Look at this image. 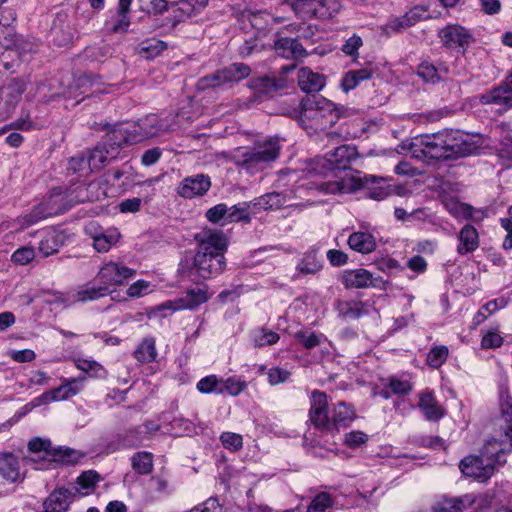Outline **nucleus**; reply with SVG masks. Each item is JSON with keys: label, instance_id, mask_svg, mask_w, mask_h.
Instances as JSON below:
<instances>
[{"label": "nucleus", "instance_id": "38", "mask_svg": "<svg viewBox=\"0 0 512 512\" xmlns=\"http://www.w3.org/2000/svg\"><path fill=\"white\" fill-rule=\"evenodd\" d=\"M93 246L98 252H108L120 239V233L116 228L108 229L92 236Z\"/></svg>", "mask_w": 512, "mask_h": 512}, {"label": "nucleus", "instance_id": "60", "mask_svg": "<svg viewBox=\"0 0 512 512\" xmlns=\"http://www.w3.org/2000/svg\"><path fill=\"white\" fill-rule=\"evenodd\" d=\"M404 15L406 16V20L409 22L408 24L411 26L430 18L428 15V8L423 5H416L412 7Z\"/></svg>", "mask_w": 512, "mask_h": 512}, {"label": "nucleus", "instance_id": "3", "mask_svg": "<svg viewBox=\"0 0 512 512\" xmlns=\"http://www.w3.org/2000/svg\"><path fill=\"white\" fill-rule=\"evenodd\" d=\"M349 109L336 105L327 98L321 96H306L301 101L300 118L308 122L315 130H325L333 127L340 118L347 117Z\"/></svg>", "mask_w": 512, "mask_h": 512}, {"label": "nucleus", "instance_id": "32", "mask_svg": "<svg viewBox=\"0 0 512 512\" xmlns=\"http://www.w3.org/2000/svg\"><path fill=\"white\" fill-rule=\"evenodd\" d=\"M112 290L109 289L106 285H92L91 283H87L83 285L75 294V301L77 302H88L98 300L102 297H105L111 294Z\"/></svg>", "mask_w": 512, "mask_h": 512}, {"label": "nucleus", "instance_id": "16", "mask_svg": "<svg viewBox=\"0 0 512 512\" xmlns=\"http://www.w3.org/2000/svg\"><path fill=\"white\" fill-rule=\"evenodd\" d=\"M474 494H465L459 497H443L431 508L432 512H466L472 508Z\"/></svg>", "mask_w": 512, "mask_h": 512}, {"label": "nucleus", "instance_id": "11", "mask_svg": "<svg viewBox=\"0 0 512 512\" xmlns=\"http://www.w3.org/2000/svg\"><path fill=\"white\" fill-rule=\"evenodd\" d=\"M358 157L357 148L353 145H341L327 153L323 159V167L328 170H347L352 161Z\"/></svg>", "mask_w": 512, "mask_h": 512}, {"label": "nucleus", "instance_id": "59", "mask_svg": "<svg viewBox=\"0 0 512 512\" xmlns=\"http://www.w3.org/2000/svg\"><path fill=\"white\" fill-rule=\"evenodd\" d=\"M36 51L37 45L23 38L18 37L15 45H13V53L15 52L18 55L19 61H23L26 55L35 53Z\"/></svg>", "mask_w": 512, "mask_h": 512}, {"label": "nucleus", "instance_id": "62", "mask_svg": "<svg viewBox=\"0 0 512 512\" xmlns=\"http://www.w3.org/2000/svg\"><path fill=\"white\" fill-rule=\"evenodd\" d=\"M294 337L303 345L307 350L313 349L321 342L320 336L315 332L307 333L306 331H297Z\"/></svg>", "mask_w": 512, "mask_h": 512}, {"label": "nucleus", "instance_id": "43", "mask_svg": "<svg viewBox=\"0 0 512 512\" xmlns=\"http://www.w3.org/2000/svg\"><path fill=\"white\" fill-rule=\"evenodd\" d=\"M62 244V237L59 234L47 232L40 240L38 250L44 257H48L57 253Z\"/></svg>", "mask_w": 512, "mask_h": 512}, {"label": "nucleus", "instance_id": "24", "mask_svg": "<svg viewBox=\"0 0 512 512\" xmlns=\"http://www.w3.org/2000/svg\"><path fill=\"white\" fill-rule=\"evenodd\" d=\"M0 477L9 483L23 479L19 459L12 452L0 453Z\"/></svg>", "mask_w": 512, "mask_h": 512}, {"label": "nucleus", "instance_id": "21", "mask_svg": "<svg viewBox=\"0 0 512 512\" xmlns=\"http://www.w3.org/2000/svg\"><path fill=\"white\" fill-rule=\"evenodd\" d=\"M209 0H179L171 5L175 6L173 26L187 18L200 14L208 5Z\"/></svg>", "mask_w": 512, "mask_h": 512}, {"label": "nucleus", "instance_id": "55", "mask_svg": "<svg viewBox=\"0 0 512 512\" xmlns=\"http://www.w3.org/2000/svg\"><path fill=\"white\" fill-rule=\"evenodd\" d=\"M501 417L504 420L505 423H507V427L505 429V435L506 437L511 440V446H512V400L509 395H506V397H502L501 405Z\"/></svg>", "mask_w": 512, "mask_h": 512}, {"label": "nucleus", "instance_id": "6", "mask_svg": "<svg viewBox=\"0 0 512 512\" xmlns=\"http://www.w3.org/2000/svg\"><path fill=\"white\" fill-rule=\"evenodd\" d=\"M329 402L325 392L313 390L310 396L309 422L321 433L329 429Z\"/></svg>", "mask_w": 512, "mask_h": 512}, {"label": "nucleus", "instance_id": "63", "mask_svg": "<svg viewBox=\"0 0 512 512\" xmlns=\"http://www.w3.org/2000/svg\"><path fill=\"white\" fill-rule=\"evenodd\" d=\"M387 383L394 395H407L412 390V385L409 381H403L394 376L389 377Z\"/></svg>", "mask_w": 512, "mask_h": 512}, {"label": "nucleus", "instance_id": "31", "mask_svg": "<svg viewBox=\"0 0 512 512\" xmlns=\"http://www.w3.org/2000/svg\"><path fill=\"white\" fill-rule=\"evenodd\" d=\"M168 44L157 38H148L141 41L136 47V52L142 58L154 59L167 50Z\"/></svg>", "mask_w": 512, "mask_h": 512}, {"label": "nucleus", "instance_id": "20", "mask_svg": "<svg viewBox=\"0 0 512 512\" xmlns=\"http://www.w3.org/2000/svg\"><path fill=\"white\" fill-rule=\"evenodd\" d=\"M84 378H73V379H63L62 385L57 388H54L48 392L43 393L40 396V399L50 400V401H59V400H67L75 395H77L81 389V382Z\"/></svg>", "mask_w": 512, "mask_h": 512}, {"label": "nucleus", "instance_id": "52", "mask_svg": "<svg viewBox=\"0 0 512 512\" xmlns=\"http://www.w3.org/2000/svg\"><path fill=\"white\" fill-rule=\"evenodd\" d=\"M87 154L89 158L90 171L101 169L108 158H110V155L106 154L105 150L103 149L101 142H99L94 150L87 152Z\"/></svg>", "mask_w": 512, "mask_h": 512}, {"label": "nucleus", "instance_id": "40", "mask_svg": "<svg viewBox=\"0 0 512 512\" xmlns=\"http://www.w3.org/2000/svg\"><path fill=\"white\" fill-rule=\"evenodd\" d=\"M208 299V287L204 285L203 287L188 289L181 301L183 302V307L193 310L207 302Z\"/></svg>", "mask_w": 512, "mask_h": 512}, {"label": "nucleus", "instance_id": "9", "mask_svg": "<svg viewBox=\"0 0 512 512\" xmlns=\"http://www.w3.org/2000/svg\"><path fill=\"white\" fill-rule=\"evenodd\" d=\"M136 274L134 269L120 265L115 262L104 264L97 273V279L102 285H106L109 289L111 286H120L133 278Z\"/></svg>", "mask_w": 512, "mask_h": 512}, {"label": "nucleus", "instance_id": "37", "mask_svg": "<svg viewBox=\"0 0 512 512\" xmlns=\"http://www.w3.org/2000/svg\"><path fill=\"white\" fill-rule=\"evenodd\" d=\"M228 210L227 223H250L251 214H254L252 201L238 203L230 208L228 207Z\"/></svg>", "mask_w": 512, "mask_h": 512}, {"label": "nucleus", "instance_id": "64", "mask_svg": "<svg viewBox=\"0 0 512 512\" xmlns=\"http://www.w3.org/2000/svg\"><path fill=\"white\" fill-rule=\"evenodd\" d=\"M368 441V435L362 431H351L345 435L344 444L351 448L355 449L359 446L365 444Z\"/></svg>", "mask_w": 512, "mask_h": 512}, {"label": "nucleus", "instance_id": "53", "mask_svg": "<svg viewBox=\"0 0 512 512\" xmlns=\"http://www.w3.org/2000/svg\"><path fill=\"white\" fill-rule=\"evenodd\" d=\"M279 339L280 336L278 333L262 328L254 334L253 343L255 347L261 348L276 344Z\"/></svg>", "mask_w": 512, "mask_h": 512}, {"label": "nucleus", "instance_id": "48", "mask_svg": "<svg viewBox=\"0 0 512 512\" xmlns=\"http://www.w3.org/2000/svg\"><path fill=\"white\" fill-rule=\"evenodd\" d=\"M449 356V349L445 345L433 346L427 354L426 363L433 369L440 368Z\"/></svg>", "mask_w": 512, "mask_h": 512}, {"label": "nucleus", "instance_id": "14", "mask_svg": "<svg viewBox=\"0 0 512 512\" xmlns=\"http://www.w3.org/2000/svg\"><path fill=\"white\" fill-rule=\"evenodd\" d=\"M356 418V410L353 405L339 401L333 405L332 416L329 420L327 434L334 436L340 429L348 428Z\"/></svg>", "mask_w": 512, "mask_h": 512}, {"label": "nucleus", "instance_id": "29", "mask_svg": "<svg viewBox=\"0 0 512 512\" xmlns=\"http://www.w3.org/2000/svg\"><path fill=\"white\" fill-rule=\"evenodd\" d=\"M375 69L371 66L364 68L349 70L346 72L341 80V88L344 92L355 89L360 85L361 82L370 80L373 77Z\"/></svg>", "mask_w": 512, "mask_h": 512}, {"label": "nucleus", "instance_id": "51", "mask_svg": "<svg viewBox=\"0 0 512 512\" xmlns=\"http://www.w3.org/2000/svg\"><path fill=\"white\" fill-rule=\"evenodd\" d=\"M334 505V499L328 492L318 493L307 506L306 512H325Z\"/></svg>", "mask_w": 512, "mask_h": 512}, {"label": "nucleus", "instance_id": "1", "mask_svg": "<svg viewBox=\"0 0 512 512\" xmlns=\"http://www.w3.org/2000/svg\"><path fill=\"white\" fill-rule=\"evenodd\" d=\"M193 255L186 253L178 264V274L193 282L216 278L226 269L228 240L222 231L204 230L195 235Z\"/></svg>", "mask_w": 512, "mask_h": 512}, {"label": "nucleus", "instance_id": "4", "mask_svg": "<svg viewBox=\"0 0 512 512\" xmlns=\"http://www.w3.org/2000/svg\"><path fill=\"white\" fill-rule=\"evenodd\" d=\"M158 119L155 115L139 120L130 131L123 125H115L102 137L101 143L106 154L115 158L123 145L134 144L144 138L156 136L159 132Z\"/></svg>", "mask_w": 512, "mask_h": 512}, {"label": "nucleus", "instance_id": "7", "mask_svg": "<svg viewBox=\"0 0 512 512\" xmlns=\"http://www.w3.org/2000/svg\"><path fill=\"white\" fill-rule=\"evenodd\" d=\"M442 45L447 49L465 54L468 47L475 41L474 36L463 26L447 25L439 32Z\"/></svg>", "mask_w": 512, "mask_h": 512}, {"label": "nucleus", "instance_id": "45", "mask_svg": "<svg viewBox=\"0 0 512 512\" xmlns=\"http://www.w3.org/2000/svg\"><path fill=\"white\" fill-rule=\"evenodd\" d=\"M507 305L505 298L493 299L481 306L477 313L473 317V325L475 327L481 325L486 319L487 315L484 311H488V314H494L499 309L504 308Z\"/></svg>", "mask_w": 512, "mask_h": 512}, {"label": "nucleus", "instance_id": "49", "mask_svg": "<svg viewBox=\"0 0 512 512\" xmlns=\"http://www.w3.org/2000/svg\"><path fill=\"white\" fill-rule=\"evenodd\" d=\"M77 368L97 379H106L108 376V371L94 360H79Z\"/></svg>", "mask_w": 512, "mask_h": 512}, {"label": "nucleus", "instance_id": "47", "mask_svg": "<svg viewBox=\"0 0 512 512\" xmlns=\"http://www.w3.org/2000/svg\"><path fill=\"white\" fill-rule=\"evenodd\" d=\"M504 338L499 333V325L489 330H482L481 349H497L503 345Z\"/></svg>", "mask_w": 512, "mask_h": 512}, {"label": "nucleus", "instance_id": "28", "mask_svg": "<svg viewBox=\"0 0 512 512\" xmlns=\"http://www.w3.org/2000/svg\"><path fill=\"white\" fill-rule=\"evenodd\" d=\"M459 244L457 252L460 255H466L475 251L479 247V235L476 228L471 224L462 227L458 235Z\"/></svg>", "mask_w": 512, "mask_h": 512}, {"label": "nucleus", "instance_id": "50", "mask_svg": "<svg viewBox=\"0 0 512 512\" xmlns=\"http://www.w3.org/2000/svg\"><path fill=\"white\" fill-rule=\"evenodd\" d=\"M221 386H223V379H218L216 375H208L200 379L196 385L197 390L203 394H222Z\"/></svg>", "mask_w": 512, "mask_h": 512}, {"label": "nucleus", "instance_id": "36", "mask_svg": "<svg viewBox=\"0 0 512 512\" xmlns=\"http://www.w3.org/2000/svg\"><path fill=\"white\" fill-rule=\"evenodd\" d=\"M447 73L448 69L445 66L436 67L429 61H423L417 66V75L428 84H437L441 80V73Z\"/></svg>", "mask_w": 512, "mask_h": 512}, {"label": "nucleus", "instance_id": "19", "mask_svg": "<svg viewBox=\"0 0 512 512\" xmlns=\"http://www.w3.org/2000/svg\"><path fill=\"white\" fill-rule=\"evenodd\" d=\"M277 55L286 59H299L308 55L297 38L278 37L273 44Z\"/></svg>", "mask_w": 512, "mask_h": 512}, {"label": "nucleus", "instance_id": "26", "mask_svg": "<svg viewBox=\"0 0 512 512\" xmlns=\"http://www.w3.org/2000/svg\"><path fill=\"white\" fill-rule=\"evenodd\" d=\"M342 284L345 288H367L375 286L372 274L363 268L346 270L341 277Z\"/></svg>", "mask_w": 512, "mask_h": 512}, {"label": "nucleus", "instance_id": "46", "mask_svg": "<svg viewBox=\"0 0 512 512\" xmlns=\"http://www.w3.org/2000/svg\"><path fill=\"white\" fill-rule=\"evenodd\" d=\"M145 434L146 431H143L141 427H136L119 435L118 443L123 448H136L143 443Z\"/></svg>", "mask_w": 512, "mask_h": 512}, {"label": "nucleus", "instance_id": "35", "mask_svg": "<svg viewBox=\"0 0 512 512\" xmlns=\"http://www.w3.org/2000/svg\"><path fill=\"white\" fill-rule=\"evenodd\" d=\"M284 204V196L278 192L264 194L252 201L254 214L260 211L279 209Z\"/></svg>", "mask_w": 512, "mask_h": 512}, {"label": "nucleus", "instance_id": "13", "mask_svg": "<svg viewBox=\"0 0 512 512\" xmlns=\"http://www.w3.org/2000/svg\"><path fill=\"white\" fill-rule=\"evenodd\" d=\"M211 188V179L208 175L197 174L185 177L178 185L176 192L184 199L204 196Z\"/></svg>", "mask_w": 512, "mask_h": 512}, {"label": "nucleus", "instance_id": "25", "mask_svg": "<svg viewBox=\"0 0 512 512\" xmlns=\"http://www.w3.org/2000/svg\"><path fill=\"white\" fill-rule=\"evenodd\" d=\"M297 78L300 89L308 94L320 91L325 86L326 81L324 75L313 72L308 67H302L298 71Z\"/></svg>", "mask_w": 512, "mask_h": 512}, {"label": "nucleus", "instance_id": "27", "mask_svg": "<svg viewBox=\"0 0 512 512\" xmlns=\"http://www.w3.org/2000/svg\"><path fill=\"white\" fill-rule=\"evenodd\" d=\"M347 244L353 251L361 254H369L376 250L377 243L373 234L356 231L349 235Z\"/></svg>", "mask_w": 512, "mask_h": 512}, {"label": "nucleus", "instance_id": "41", "mask_svg": "<svg viewBox=\"0 0 512 512\" xmlns=\"http://www.w3.org/2000/svg\"><path fill=\"white\" fill-rule=\"evenodd\" d=\"M337 310L342 317L348 319H359L368 313L365 304L361 301H339Z\"/></svg>", "mask_w": 512, "mask_h": 512}, {"label": "nucleus", "instance_id": "8", "mask_svg": "<svg viewBox=\"0 0 512 512\" xmlns=\"http://www.w3.org/2000/svg\"><path fill=\"white\" fill-rule=\"evenodd\" d=\"M295 15L302 20L324 18L328 13L325 8L335 3V0H287Z\"/></svg>", "mask_w": 512, "mask_h": 512}, {"label": "nucleus", "instance_id": "2", "mask_svg": "<svg viewBox=\"0 0 512 512\" xmlns=\"http://www.w3.org/2000/svg\"><path fill=\"white\" fill-rule=\"evenodd\" d=\"M421 152L430 159L452 161L478 154L483 146L480 135L460 129H443L433 134L421 135Z\"/></svg>", "mask_w": 512, "mask_h": 512}, {"label": "nucleus", "instance_id": "12", "mask_svg": "<svg viewBox=\"0 0 512 512\" xmlns=\"http://www.w3.org/2000/svg\"><path fill=\"white\" fill-rule=\"evenodd\" d=\"M80 494L78 487L54 489L43 503L46 512H66Z\"/></svg>", "mask_w": 512, "mask_h": 512}, {"label": "nucleus", "instance_id": "54", "mask_svg": "<svg viewBox=\"0 0 512 512\" xmlns=\"http://www.w3.org/2000/svg\"><path fill=\"white\" fill-rule=\"evenodd\" d=\"M106 28L112 33H125L130 26L129 13L116 12V18L106 22Z\"/></svg>", "mask_w": 512, "mask_h": 512}, {"label": "nucleus", "instance_id": "5", "mask_svg": "<svg viewBox=\"0 0 512 512\" xmlns=\"http://www.w3.org/2000/svg\"><path fill=\"white\" fill-rule=\"evenodd\" d=\"M280 154L278 139L269 138L263 142H257L248 149L238 148L231 161L241 170L250 175L263 171L270 162Z\"/></svg>", "mask_w": 512, "mask_h": 512}, {"label": "nucleus", "instance_id": "58", "mask_svg": "<svg viewBox=\"0 0 512 512\" xmlns=\"http://www.w3.org/2000/svg\"><path fill=\"white\" fill-rule=\"evenodd\" d=\"M228 206L224 203H219L206 211V219L213 224L219 223L224 220L223 224H227Z\"/></svg>", "mask_w": 512, "mask_h": 512}, {"label": "nucleus", "instance_id": "44", "mask_svg": "<svg viewBox=\"0 0 512 512\" xmlns=\"http://www.w3.org/2000/svg\"><path fill=\"white\" fill-rule=\"evenodd\" d=\"M132 469L140 474L147 475L153 470V455L150 452L142 451L135 453L131 458Z\"/></svg>", "mask_w": 512, "mask_h": 512}, {"label": "nucleus", "instance_id": "42", "mask_svg": "<svg viewBox=\"0 0 512 512\" xmlns=\"http://www.w3.org/2000/svg\"><path fill=\"white\" fill-rule=\"evenodd\" d=\"M157 351L155 339L152 337L144 338L134 351V357L141 363H150L156 359Z\"/></svg>", "mask_w": 512, "mask_h": 512}, {"label": "nucleus", "instance_id": "33", "mask_svg": "<svg viewBox=\"0 0 512 512\" xmlns=\"http://www.w3.org/2000/svg\"><path fill=\"white\" fill-rule=\"evenodd\" d=\"M223 84L239 82L247 78L251 68L245 63H233L225 68L219 69Z\"/></svg>", "mask_w": 512, "mask_h": 512}, {"label": "nucleus", "instance_id": "17", "mask_svg": "<svg viewBox=\"0 0 512 512\" xmlns=\"http://www.w3.org/2000/svg\"><path fill=\"white\" fill-rule=\"evenodd\" d=\"M284 77H257L250 80V87L257 97H273L279 90L286 87Z\"/></svg>", "mask_w": 512, "mask_h": 512}, {"label": "nucleus", "instance_id": "22", "mask_svg": "<svg viewBox=\"0 0 512 512\" xmlns=\"http://www.w3.org/2000/svg\"><path fill=\"white\" fill-rule=\"evenodd\" d=\"M483 105H496L504 111L512 108V93L502 83L479 96Z\"/></svg>", "mask_w": 512, "mask_h": 512}, {"label": "nucleus", "instance_id": "30", "mask_svg": "<svg viewBox=\"0 0 512 512\" xmlns=\"http://www.w3.org/2000/svg\"><path fill=\"white\" fill-rule=\"evenodd\" d=\"M61 198L60 194H51L45 198L35 209L33 210V216L38 219L48 218L57 214L62 213V208L58 203Z\"/></svg>", "mask_w": 512, "mask_h": 512}, {"label": "nucleus", "instance_id": "61", "mask_svg": "<svg viewBox=\"0 0 512 512\" xmlns=\"http://www.w3.org/2000/svg\"><path fill=\"white\" fill-rule=\"evenodd\" d=\"M222 445L231 451H238L243 446V438L240 434L223 432L220 436Z\"/></svg>", "mask_w": 512, "mask_h": 512}, {"label": "nucleus", "instance_id": "23", "mask_svg": "<svg viewBox=\"0 0 512 512\" xmlns=\"http://www.w3.org/2000/svg\"><path fill=\"white\" fill-rule=\"evenodd\" d=\"M417 406L428 421L438 422L446 414V410L439 404L431 391H424L419 395Z\"/></svg>", "mask_w": 512, "mask_h": 512}, {"label": "nucleus", "instance_id": "39", "mask_svg": "<svg viewBox=\"0 0 512 512\" xmlns=\"http://www.w3.org/2000/svg\"><path fill=\"white\" fill-rule=\"evenodd\" d=\"M101 480L99 473L94 470H87L82 472L76 479V484L80 487V494L77 498L87 496L94 492L97 483Z\"/></svg>", "mask_w": 512, "mask_h": 512}, {"label": "nucleus", "instance_id": "56", "mask_svg": "<svg viewBox=\"0 0 512 512\" xmlns=\"http://www.w3.org/2000/svg\"><path fill=\"white\" fill-rule=\"evenodd\" d=\"M14 27L2 24V33L0 34V46L5 49L8 54L13 53V45L17 40Z\"/></svg>", "mask_w": 512, "mask_h": 512}, {"label": "nucleus", "instance_id": "18", "mask_svg": "<svg viewBox=\"0 0 512 512\" xmlns=\"http://www.w3.org/2000/svg\"><path fill=\"white\" fill-rule=\"evenodd\" d=\"M507 444L498 441L495 438H491L483 445L480 450V456H482L486 462H492L493 466H502L506 463L505 455L511 451V443L509 448H506Z\"/></svg>", "mask_w": 512, "mask_h": 512}, {"label": "nucleus", "instance_id": "15", "mask_svg": "<svg viewBox=\"0 0 512 512\" xmlns=\"http://www.w3.org/2000/svg\"><path fill=\"white\" fill-rule=\"evenodd\" d=\"M358 183L366 190V197L370 199L381 201L392 195V184L386 178L365 175L358 179Z\"/></svg>", "mask_w": 512, "mask_h": 512}, {"label": "nucleus", "instance_id": "10", "mask_svg": "<svg viewBox=\"0 0 512 512\" xmlns=\"http://www.w3.org/2000/svg\"><path fill=\"white\" fill-rule=\"evenodd\" d=\"M459 468L464 475L483 482L490 479L496 471L492 462H486L480 455L466 456L460 461Z\"/></svg>", "mask_w": 512, "mask_h": 512}, {"label": "nucleus", "instance_id": "57", "mask_svg": "<svg viewBox=\"0 0 512 512\" xmlns=\"http://www.w3.org/2000/svg\"><path fill=\"white\" fill-rule=\"evenodd\" d=\"M409 22L406 20V16L402 15L399 17H391L387 23L383 26V31L386 34L391 33H402L403 31L407 30L408 28L412 27Z\"/></svg>", "mask_w": 512, "mask_h": 512}, {"label": "nucleus", "instance_id": "34", "mask_svg": "<svg viewBox=\"0 0 512 512\" xmlns=\"http://www.w3.org/2000/svg\"><path fill=\"white\" fill-rule=\"evenodd\" d=\"M223 84L239 82L247 78L251 68L245 63H233L225 68L219 69Z\"/></svg>", "mask_w": 512, "mask_h": 512}]
</instances>
